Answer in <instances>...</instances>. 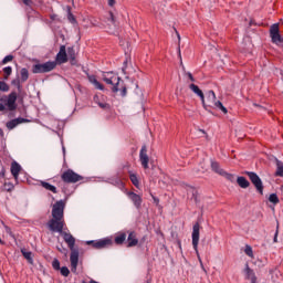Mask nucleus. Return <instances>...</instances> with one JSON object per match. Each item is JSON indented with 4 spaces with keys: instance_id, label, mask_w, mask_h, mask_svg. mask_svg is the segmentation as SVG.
<instances>
[{
    "instance_id": "1",
    "label": "nucleus",
    "mask_w": 283,
    "mask_h": 283,
    "mask_svg": "<svg viewBox=\"0 0 283 283\" xmlns=\"http://www.w3.org/2000/svg\"><path fill=\"white\" fill-rule=\"evenodd\" d=\"M52 219L48 222V228L52 233H60L65 244H67L71 251V271L76 273L78 266V250L74 249L76 245V238L70 233L67 226L65 224V202L63 200L56 201L52 207Z\"/></svg>"
},
{
    "instance_id": "2",
    "label": "nucleus",
    "mask_w": 283,
    "mask_h": 283,
    "mask_svg": "<svg viewBox=\"0 0 283 283\" xmlns=\"http://www.w3.org/2000/svg\"><path fill=\"white\" fill-rule=\"evenodd\" d=\"M102 80L106 85H112L113 94H117L119 92L120 96H127V85H125V81L118 76V74L114 72H104L102 74Z\"/></svg>"
},
{
    "instance_id": "3",
    "label": "nucleus",
    "mask_w": 283,
    "mask_h": 283,
    "mask_svg": "<svg viewBox=\"0 0 283 283\" xmlns=\"http://www.w3.org/2000/svg\"><path fill=\"white\" fill-rule=\"evenodd\" d=\"M202 106L205 107V109H220V112L228 114V109L227 107H224V105H222V102L218 101L216 97V92L213 91H208L206 93V99H205V95H203V102Z\"/></svg>"
},
{
    "instance_id": "4",
    "label": "nucleus",
    "mask_w": 283,
    "mask_h": 283,
    "mask_svg": "<svg viewBox=\"0 0 283 283\" xmlns=\"http://www.w3.org/2000/svg\"><path fill=\"white\" fill-rule=\"evenodd\" d=\"M192 248L196 252V255L199 260L200 266L202 269V271H205L207 273V270L205 269V264L202 263V258H200V252L198 251V244L200 242V223H195L192 227Z\"/></svg>"
},
{
    "instance_id": "5",
    "label": "nucleus",
    "mask_w": 283,
    "mask_h": 283,
    "mask_svg": "<svg viewBox=\"0 0 283 283\" xmlns=\"http://www.w3.org/2000/svg\"><path fill=\"white\" fill-rule=\"evenodd\" d=\"M56 69V62L48 61L45 63L34 64L32 66L33 74H48V72H52V70Z\"/></svg>"
},
{
    "instance_id": "6",
    "label": "nucleus",
    "mask_w": 283,
    "mask_h": 283,
    "mask_svg": "<svg viewBox=\"0 0 283 283\" xmlns=\"http://www.w3.org/2000/svg\"><path fill=\"white\" fill-rule=\"evenodd\" d=\"M244 174H245V176H248V178L250 179L252 185L255 187L258 193L263 196L264 195V185L262 184V179L260 178V176H258V174H255L254 171H245Z\"/></svg>"
},
{
    "instance_id": "7",
    "label": "nucleus",
    "mask_w": 283,
    "mask_h": 283,
    "mask_svg": "<svg viewBox=\"0 0 283 283\" xmlns=\"http://www.w3.org/2000/svg\"><path fill=\"white\" fill-rule=\"evenodd\" d=\"M270 38L272 40V43L275 45H279V48H283V38L280 34V24L274 23L270 27Z\"/></svg>"
},
{
    "instance_id": "8",
    "label": "nucleus",
    "mask_w": 283,
    "mask_h": 283,
    "mask_svg": "<svg viewBox=\"0 0 283 283\" xmlns=\"http://www.w3.org/2000/svg\"><path fill=\"white\" fill-rule=\"evenodd\" d=\"M61 178L63 182H66L67 185H74L76 182H80V180H83V176L74 172L72 169H67L61 175Z\"/></svg>"
},
{
    "instance_id": "9",
    "label": "nucleus",
    "mask_w": 283,
    "mask_h": 283,
    "mask_svg": "<svg viewBox=\"0 0 283 283\" xmlns=\"http://www.w3.org/2000/svg\"><path fill=\"white\" fill-rule=\"evenodd\" d=\"M9 112H14L17 109V92L10 93L8 96L1 98Z\"/></svg>"
},
{
    "instance_id": "10",
    "label": "nucleus",
    "mask_w": 283,
    "mask_h": 283,
    "mask_svg": "<svg viewBox=\"0 0 283 283\" xmlns=\"http://www.w3.org/2000/svg\"><path fill=\"white\" fill-rule=\"evenodd\" d=\"M86 244H92L93 249H107V247H112V239L105 238L99 240L86 241Z\"/></svg>"
},
{
    "instance_id": "11",
    "label": "nucleus",
    "mask_w": 283,
    "mask_h": 283,
    "mask_svg": "<svg viewBox=\"0 0 283 283\" xmlns=\"http://www.w3.org/2000/svg\"><path fill=\"white\" fill-rule=\"evenodd\" d=\"M54 63H56V65H63V63H67V51L65 45L60 46V51L55 56Z\"/></svg>"
},
{
    "instance_id": "12",
    "label": "nucleus",
    "mask_w": 283,
    "mask_h": 283,
    "mask_svg": "<svg viewBox=\"0 0 283 283\" xmlns=\"http://www.w3.org/2000/svg\"><path fill=\"white\" fill-rule=\"evenodd\" d=\"M139 161L142 163V167L144 169H149V156L147 155V146H142L139 151Z\"/></svg>"
},
{
    "instance_id": "13",
    "label": "nucleus",
    "mask_w": 283,
    "mask_h": 283,
    "mask_svg": "<svg viewBox=\"0 0 283 283\" xmlns=\"http://www.w3.org/2000/svg\"><path fill=\"white\" fill-rule=\"evenodd\" d=\"M243 273L245 280H250L251 283H258V276H255V272L249 266V263L245 264Z\"/></svg>"
},
{
    "instance_id": "14",
    "label": "nucleus",
    "mask_w": 283,
    "mask_h": 283,
    "mask_svg": "<svg viewBox=\"0 0 283 283\" xmlns=\"http://www.w3.org/2000/svg\"><path fill=\"white\" fill-rule=\"evenodd\" d=\"M127 196L129 198V200H132V202L134 203V206L136 207V209H140L142 205H143V198L137 195L136 192H127Z\"/></svg>"
},
{
    "instance_id": "15",
    "label": "nucleus",
    "mask_w": 283,
    "mask_h": 283,
    "mask_svg": "<svg viewBox=\"0 0 283 283\" xmlns=\"http://www.w3.org/2000/svg\"><path fill=\"white\" fill-rule=\"evenodd\" d=\"M22 123H30V119L23 118V117H18V118L9 120L7 123V127L9 129H14V127H17L18 125H22Z\"/></svg>"
},
{
    "instance_id": "16",
    "label": "nucleus",
    "mask_w": 283,
    "mask_h": 283,
    "mask_svg": "<svg viewBox=\"0 0 283 283\" xmlns=\"http://www.w3.org/2000/svg\"><path fill=\"white\" fill-rule=\"evenodd\" d=\"M11 175L13 176L15 182H19V174H21V165L17 161L11 163V168H10Z\"/></svg>"
},
{
    "instance_id": "17",
    "label": "nucleus",
    "mask_w": 283,
    "mask_h": 283,
    "mask_svg": "<svg viewBox=\"0 0 283 283\" xmlns=\"http://www.w3.org/2000/svg\"><path fill=\"white\" fill-rule=\"evenodd\" d=\"M189 90H191V92H193V94H197L199 96L201 103H205V93L202 92V90H200V87H198V85L190 84Z\"/></svg>"
},
{
    "instance_id": "18",
    "label": "nucleus",
    "mask_w": 283,
    "mask_h": 283,
    "mask_svg": "<svg viewBox=\"0 0 283 283\" xmlns=\"http://www.w3.org/2000/svg\"><path fill=\"white\" fill-rule=\"evenodd\" d=\"M88 81L92 83V85H94L96 90H99L101 92L105 90V86H103V84L96 80V75H88Z\"/></svg>"
},
{
    "instance_id": "19",
    "label": "nucleus",
    "mask_w": 283,
    "mask_h": 283,
    "mask_svg": "<svg viewBox=\"0 0 283 283\" xmlns=\"http://www.w3.org/2000/svg\"><path fill=\"white\" fill-rule=\"evenodd\" d=\"M211 169L214 174H219V176H224V174H227L224 169L220 168V164H218V161H211Z\"/></svg>"
},
{
    "instance_id": "20",
    "label": "nucleus",
    "mask_w": 283,
    "mask_h": 283,
    "mask_svg": "<svg viewBox=\"0 0 283 283\" xmlns=\"http://www.w3.org/2000/svg\"><path fill=\"white\" fill-rule=\"evenodd\" d=\"M128 248L136 247L138 244V239L136 238V232H130L127 238Z\"/></svg>"
},
{
    "instance_id": "21",
    "label": "nucleus",
    "mask_w": 283,
    "mask_h": 283,
    "mask_svg": "<svg viewBox=\"0 0 283 283\" xmlns=\"http://www.w3.org/2000/svg\"><path fill=\"white\" fill-rule=\"evenodd\" d=\"M237 185H239L241 189H249V187H251V182H249L244 177H238Z\"/></svg>"
},
{
    "instance_id": "22",
    "label": "nucleus",
    "mask_w": 283,
    "mask_h": 283,
    "mask_svg": "<svg viewBox=\"0 0 283 283\" xmlns=\"http://www.w3.org/2000/svg\"><path fill=\"white\" fill-rule=\"evenodd\" d=\"M41 187H43V189H46V191H52V193H56V186L51 185L48 181H40Z\"/></svg>"
},
{
    "instance_id": "23",
    "label": "nucleus",
    "mask_w": 283,
    "mask_h": 283,
    "mask_svg": "<svg viewBox=\"0 0 283 283\" xmlns=\"http://www.w3.org/2000/svg\"><path fill=\"white\" fill-rule=\"evenodd\" d=\"M23 258L29 262V264H34V259H32V252L25 251V249L21 250Z\"/></svg>"
},
{
    "instance_id": "24",
    "label": "nucleus",
    "mask_w": 283,
    "mask_h": 283,
    "mask_svg": "<svg viewBox=\"0 0 283 283\" xmlns=\"http://www.w3.org/2000/svg\"><path fill=\"white\" fill-rule=\"evenodd\" d=\"M69 57H70V63L71 65H76V53L74 52L73 48H69Z\"/></svg>"
},
{
    "instance_id": "25",
    "label": "nucleus",
    "mask_w": 283,
    "mask_h": 283,
    "mask_svg": "<svg viewBox=\"0 0 283 283\" xmlns=\"http://www.w3.org/2000/svg\"><path fill=\"white\" fill-rule=\"evenodd\" d=\"M20 78L22 83H25V81H28V78H30V72L28 71V69L23 67L20 71Z\"/></svg>"
},
{
    "instance_id": "26",
    "label": "nucleus",
    "mask_w": 283,
    "mask_h": 283,
    "mask_svg": "<svg viewBox=\"0 0 283 283\" xmlns=\"http://www.w3.org/2000/svg\"><path fill=\"white\" fill-rule=\"evenodd\" d=\"M125 240H127V234L122 232L115 237V244H124Z\"/></svg>"
},
{
    "instance_id": "27",
    "label": "nucleus",
    "mask_w": 283,
    "mask_h": 283,
    "mask_svg": "<svg viewBox=\"0 0 283 283\" xmlns=\"http://www.w3.org/2000/svg\"><path fill=\"white\" fill-rule=\"evenodd\" d=\"M275 176H279L280 178H283V163L279 159H276V171Z\"/></svg>"
},
{
    "instance_id": "28",
    "label": "nucleus",
    "mask_w": 283,
    "mask_h": 283,
    "mask_svg": "<svg viewBox=\"0 0 283 283\" xmlns=\"http://www.w3.org/2000/svg\"><path fill=\"white\" fill-rule=\"evenodd\" d=\"M130 181L134 185V187H139L140 182L138 181V176L136 174H130L129 175Z\"/></svg>"
},
{
    "instance_id": "29",
    "label": "nucleus",
    "mask_w": 283,
    "mask_h": 283,
    "mask_svg": "<svg viewBox=\"0 0 283 283\" xmlns=\"http://www.w3.org/2000/svg\"><path fill=\"white\" fill-rule=\"evenodd\" d=\"M3 74H4V81H8V78H10V75L12 74V66L4 67Z\"/></svg>"
},
{
    "instance_id": "30",
    "label": "nucleus",
    "mask_w": 283,
    "mask_h": 283,
    "mask_svg": "<svg viewBox=\"0 0 283 283\" xmlns=\"http://www.w3.org/2000/svg\"><path fill=\"white\" fill-rule=\"evenodd\" d=\"M112 185H114L115 187H118V189H123V187H125V184H123V180H120L119 178H116L115 180H113Z\"/></svg>"
},
{
    "instance_id": "31",
    "label": "nucleus",
    "mask_w": 283,
    "mask_h": 283,
    "mask_svg": "<svg viewBox=\"0 0 283 283\" xmlns=\"http://www.w3.org/2000/svg\"><path fill=\"white\" fill-rule=\"evenodd\" d=\"M269 200L272 202V205H277L280 202V198H277L276 193L270 195Z\"/></svg>"
},
{
    "instance_id": "32",
    "label": "nucleus",
    "mask_w": 283,
    "mask_h": 283,
    "mask_svg": "<svg viewBox=\"0 0 283 283\" xmlns=\"http://www.w3.org/2000/svg\"><path fill=\"white\" fill-rule=\"evenodd\" d=\"M52 268L54 269V271H61V262L59 261V259H54L52 261Z\"/></svg>"
},
{
    "instance_id": "33",
    "label": "nucleus",
    "mask_w": 283,
    "mask_h": 283,
    "mask_svg": "<svg viewBox=\"0 0 283 283\" xmlns=\"http://www.w3.org/2000/svg\"><path fill=\"white\" fill-rule=\"evenodd\" d=\"M11 85H14V87H17L19 92H21V80H19V77L12 80Z\"/></svg>"
},
{
    "instance_id": "34",
    "label": "nucleus",
    "mask_w": 283,
    "mask_h": 283,
    "mask_svg": "<svg viewBox=\"0 0 283 283\" xmlns=\"http://www.w3.org/2000/svg\"><path fill=\"white\" fill-rule=\"evenodd\" d=\"M244 253L249 258H253V248H251V245H245Z\"/></svg>"
},
{
    "instance_id": "35",
    "label": "nucleus",
    "mask_w": 283,
    "mask_h": 283,
    "mask_svg": "<svg viewBox=\"0 0 283 283\" xmlns=\"http://www.w3.org/2000/svg\"><path fill=\"white\" fill-rule=\"evenodd\" d=\"M60 272L61 275H63L64 277H67V275H70V269H67V266L60 268Z\"/></svg>"
},
{
    "instance_id": "36",
    "label": "nucleus",
    "mask_w": 283,
    "mask_h": 283,
    "mask_svg": "<svg viewBox=\"0 0 283 283\" xmlns=\"http://www.w3.org/2000/svg\"><path fill=\"white\" fill-rule=\"evenodd\" d=\"M67 19L70 21V23H76V18L72 14V10L69 9L67 11Z\"/></svg>"
},
{
    "instance_id": "37",
    "label": "nucleus",
    "mask_w": 283,
    "mask_h": 283,
    "mask_svg": "<svg viewBox=\"0 0 283 283\" xmlns=\"http://www.w3.org/2000/svg\"><path fill=\"white\" fill-rule=\"evenodd\" d=\"M10 86L6 82H0V92H8Z\"/></svg>"
},
{
    "instance_id": "38",
    "label": "nucleus",
    "mask_w": 283,
    "mask_h": 283,
    "mask_svg": "<svg viewBox=\"0 0 283 283\" xmlns=\"http://www.w3.org/2000/svg\"><path fill=\"white\" fill-rule=\"evenodd\" d=\"M14 59L13 55H7L2 60V65H6L7 63H10Z\"/></svg>"
},
{
    "instance_id": "39",
    "label": "nucleus",
    "mask_w": 283,
    "mask_h": 283,
    "mask_svg": "<svg viewBox=\"0 0 283 283\" xmlns=\"http://www.w3.org/2000/svg\"><path fill=\"white\" fill-rule=\"evenodd\" d=\"M108 21L113 24L116 25V18L114 17L113 12L108 13Z\"/></svg>"
},
{
    "instance_id": "40",
    "label": "nucleus",
    "mask_w": 283,
    "mask_h": 283,
    "mask_svg": "<svg viewBox=\"0 0 283 283\" xmlns=\"http://www.w3.org/2000/svg\"><path fill=\"white\" fill-rule=\"evenodd\" d=\"M4 189H6V191H12L14 189V185L11 182H6Z\"/></svg>"
},
{
    "instance_id": "41",
    "label": "nucleus",
    "mask_w": 283,
    "mask_h": 283,
    "mask_svg": "<svg viewBox=\"0 0 283 283\" xmlns=\"http://www.w3.org/2000/svg\"><path fill=\"white\" fill-rule=\"evenodd\" d=\"M186 76H188V78L193 83L196 82V78L193 77V75L191 74V72L186 73Z\"/></svg>"
},
{
    "instance_id": "42",
    "label": "nucleus",
    "mask_w": 283,
    "mask_h": 283,
    "mask_svg": "<svg viewBox=\"0 0 283 283\" xmlns=\"http://www.w3.org/2000/svg\"><path fill=\"white\" fill-rule=\"evenodd\" d=\"M98 106H99L102 109H107V107H109V104H107V103H98Z\"/></svg>"
},
{
    "instance_id": "43",
    "label": "nucleus",
    "mask_w": 283,
    "mask_h": 283,
    "mask_svg": "<svg viewBox=\"0 0 283 283\" xmlns=\"http://www.w3.org/2000/svg\"><path fill=\"white\" fill-rule=\"evenodd\" d=\"M0 178H6V168L3 166L0 169Z\"/></svg>"
},
{
    "instance_id": "44",
    "label": "nucleus",
    "mask_w": 283,
    "mask_h": 283,
    "mask_svg": "<svg viewBox=\"0 0 283 283\" xmlns=\"http://www.w3.org/2000/svg\"><path fill=\"white\" fill-rule=\"evenodd\" d=\"M4 230H6V233H8L9 235H12V229L8 226H4Z\"/></svg>"
},
{
    "instance_id": "45",
    "label": "nucleus",
    "mask_w": 283,
    "mask_h": 283,
    "mask_svg": "<svg viewBox=\"0 0 283 283\" xmlns=\"http://www.w3.org/2000/svg\"><path fill=\"white\" fill-rule=\"evenodd\" d=\"M221 176H226L228 180H233V175L231 174L226 172L224 175H221Z\"/></svg>"
},
{
    "instance_id": "46",
    "label": "nucleus",
    "mask_w": 283,
    "mask_h": 283,
    "mask_svg": "<svg viewBox=\"0 0 283 283\" xmlns=\"http://www.w3.org/2000/svg\"><path fill=\"white\" fill-rule=\"evenodd\" d=\"M108 6L114 8V6H116V0H108Z\"/></svg>"
},
{
    "instance_id": "47",
    "label": "nucleus",
    "mask_w": 283,
    "mask_h": 283,
    "mask_svg": "<svg viewBox=\"0 0 283 283\" xmlns=\"http://www.w3.org/2000/svg\"><path fill=\"white\" fill-rule=\"evenodd\" d=\"M123 72L125 73V70H127V60L126 61H124V66H123Z\"/></svg>"
},
{
    "instance_id": "48",
    "label": "nucleus",
    "mask_w": 283,
    "mask_h": 283,
    "mask_svg": "<svg viewBox=\"0 0 283 283\" xmlns=\"http://www.w3.org/2000/svg\"><path fill=\"white\" fill-rule=\"evenodd\" d=\"M0 112H6V105L0 103Z\"/></svg>"
},
{
    "instance_id": "49",
    "label": "nucleus",
    "mask_w": 283,
    "mask_h": 283,
    "mask_svg": "<svg viewBox=\"0 0 283 283\" xmlns=\"http://www.w3.org/2000/svg\"><path fill=\"white\" fill-rule=\"evenodd\" d=\"M277 233H279V231L276 230V232H275V234H274V242H277Z\"/></svg>"
},
{
    "instance_id": "50",
    "label": "nucleus",
    "mask_w": 283,
    "mask_h": 283,
    "mask_svg": "<svg viewBox=\"0 0 283 283\" xmlns=\"http://www.w3.org/2000/svg\"><path fill=\"white\" fill-rule=\"evenodd\" d=\"M25 6H30V0H22Z\"/></svg>"
},
{
    "instance_id": "51",
    "label": "nucleus",
    "mask_w": 283,
    "mask_h": 283,
    "mask_svg": "<svg viewBox=\"0 0 283 283\" xmlns=\"http://www.w3.org/2000/svg\"><path fill=\"white\" fill-rule=\"evenodd\" d=\"M179 59L180 61H182V55L180 54V50H179Z\"/></svg>"
},
{
    "instance_id": "52",
    "label": "nucleus",
    "mask_w": 283,
    "mask_h": 283,
    "mask_svg": "<svg viewBox=\"0 0 283 283\" xmlns=\"http://www.w3.org/2000/svg\"><path fill=\"white\" fill-rule=\"evenodd\" d=\"M0 136H3V129L0 128Z\"/></svg>"
},
{
    "instance_id": "53",
    "label": "nucleus",
    "mask_w": 283,
    "mask_h": 283,
    "mask_svg": "<svg viewBox=\"0 0 283 283\" xmlns=\"http://www.w3.org/2000/svg\"><path fill=\"white\" fill-rule=\"evenodd\" d=\"M57 251H60L61 253H63V250H62V248H57Z\"/></svg>"
},
{
    "instance_id": "54",
    "label": "nucleus",
    "mask_w": 283,
    "mask_h": 283,
    "mask_svg": "<svg viewBox=\"0 0 283 283\" xmlns=\"http://www.w3.org/2000/svg\"><path fill=\"white\" fill-rule=\"evenodd\" d=\"M0 244H3V240L0 239Z\"/></svg>"
}]
</instances>
